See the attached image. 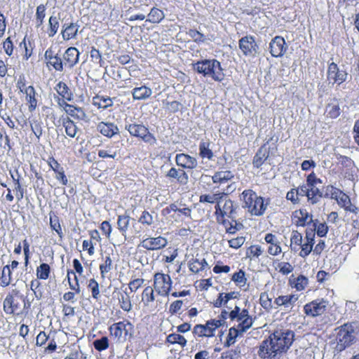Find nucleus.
I'll use <instances>...</instances> for the list:
<instances>
[{"label": "nucleus", "instance_id": "obj_1", "mask_svg": "<svg viewBox=\"0 0 359 359\" xmlns=\"http://www.w3.org/2000/svg\"><path fill=\"white\" fill-rule=\"evenodd\" d=\"M294 332L289 329H277L262 341L257 354L262 359H276L285 353L294 341Z\"/></svg>", "mask_w": 359, "mask_h": 359}, {"label": "nucleus", "instance_id": "obj_2", "mask_svg": "<svg viewBox=\"0 0 359 359\" xmlns=\"http://www.w3.org/2000/svg\"><path fill=\"white\" fill-rule=\"evenodd\" d=\"M80 53L75 47H69L66 49L61 57L60 49L57 46H51L45 52L44 59L46 66L50 69L62 72L64 68H73L79 60Z\"/></svg>", "mask_w": 359, "mask_h": 359}, {"label": "nucleus", "instance_id": "obj_3", "mask_svg": "<svg viewBox=\"0 0 359 359\" xmlns=\"http://www.w3.org/2000/svg\"><path fill=\"white\" fill-rule=\"evenodd\" d=\"M215 215L217 222L223 226L226 233L235 234L243 228V224L236 219L237 205L231 199L225 200L222 206L216 204Z\"/></svg>", "mask_w": 359, "mask_h": 359}, {"label": "nucleus", "instance_id": "obj_4", "mask_svg": "<svg viewBox=\"0 0 359 359\" xmlns=\"http://www.w3.org/2000/svg\"><path fill=\"white\" fill-rule=\"evenodd\" d=\"M335 351L339 353L354 344L359 334V327L355 322L346 323L335 329Z\"/></svg>", "mask_w": 359, "mask_h": 359}, {"label": "nucleus", "instance_id": "obj_5", "mask_svg": "<svg viewBox=\"0 0 359 359\" xmlns=\"http://www.w3.org/2000/svg\"><path fill=\"white\" fill-rule=\"evenodd\" d=\"M30 306L27 297L17 289L9 292L3 302L4 311L8 315L20 316L23 314L25 310L27 313Z\"/></svg>", "mask_w": 359, "mask_h": 359}, {"label": "nucleus", "instance_id": "obj_6", "mask_svg": "<svg viewBox=\"0 0 359 359\" xmlns=\"http://www.w3.org/2000/svg\"><path fill=\"white\" fill-rule=\"evenodd\" d=\"M193 69L203 76L220 82L224 78L221 63L216 59H205L193 63Z\"/></svg>", "mask_w": 359, "mask_h": 359}, {"label": "nucleus", "instance_id": "obj_7", "mask_svg": "<svg viewBox=\"0 0 359 359\" xmlns=\"http://www.w3.org/2000/svg\"><path fill=\"white\" fill-rule=\"evenodd\" d=\"M244 205L248 212L255 216H261L265 212L268 203H264L262 196H258L252 189H245L242 192Z\"/></svg>", "mask_w": 359, "mask_h": 359}, {"label": "nucleus", "instance_id": "obj_8", "mask_svg": "<svg viewBox=\"0 0 359 359\" xmlns=\"http://www.w3.org/2000/svg\"><path fill=\"white\" fill-rule=\"evenodd\" d=\"M125 129L131 137L141 140L145 143L154 145L157 142L154 135L150 133L148 127L142 123H132L126 124Z\"/></svg>", "mask_w": 359, "mask_h": 359}, {"label": "nucleus", "instance_id": "obj_9", "mask_svg": "<svg viewBox=\"0 0 359 359\" xmlns=\"http://www.w3.org/2000/svg\"><path fill=\"white\" fill-rule=\"evenodd\" d=\"M172 287V280L168 273L156 272L153 276V287L156 294L161 297H166L170 293Z\"/></svg>", "mask_w": 359, "mask_h": 359}, {"label": "nucleus", "instance_id": "obj_10", "mask_svg": "<svg viewBox=\"0 0 359 359\" xmlns=\"http://www.w3.org/2000/svg\"><path fill=\"white\" fill-rule=\"evenodd\" d=\"M252 324L253 319L252 316H250L238 321L237 327H231L229 328L224 344V346L229 347L234 344L236 341V338L248 330L252 326Z\"/></svg>", "mask_w": 359, "mask_h": 359}, {"label": "nucleus", "instance_id": "obj_11", "mask_svg": "<svg viewBox=\"0 0 359 359\" xmlns=\"http://www.w3.org/2000/svg\"><path fill=\"white\" fill-rule=\"evenodd\" d=\"M219 325L215 319L208 320L205 324H196L192 329L193 336L195 339L212 338L215 336Z\"/></svg>", "mask_w": 359, "mask_h": 359}, {"label": "nucleus", "instance_id": "obj_12", "mask_svg": "<svg viewBox=\"0 0 359 359\" xmlns=\"http://www.w3.org/2000/svg\"><path fill=\"white\" fill-rule=\"evenodd\" d=\"M328 306V302L323 298L314 299L306 303L303 311L304 314L311 318H316L325 314Z\"/></svg>", "mask_w": 359, "mask_h": 359}, {"label": "nucleus", "instance_id": "obj_13", "mask_svg": "<svg viewBox=\"0 0 359 359\" xmlns=\"http://www.w3.org/2000/svg\"><path fill=\"white\" fill-rule=\"evenodd\" d=\"M249 311L247 309H241L238 306H235L234 309L230 312L225 309H223L220 314L218 316L217 319H215V321L220 323L219 327H223L226 324V320L229 318L231 321H240L245 319V318L250 317Z\"/></svg>", "mask_w": 359, "mask_h": 359}, {"label": "nucleus", "instance_id": "obj_14", "mask_svg": "<svg viewBox=\"0 0 359 359\" xmlns=\"http://www.w3.org/2000/svg\"><path fill=\"white\" fill-rule=\"evenodd\" d=\"M133 327V324L129 320H123L115 323L109 326V332L110 337L116 342L126 341V337L129 334L127 327Z\"/></svg>", "mask_w": 359, "mask_h": 359}, {"label": "nucleus", "instance_id": "obj_15", "mask_svg": "<svg viewBox=\"0 0 359 359\" xmlns=\"http://www.w3.org/2000/svg\"><path fill=\"white\" fill-rule=\"evenodd\" d=\"M238 46L245 57H255L259 50V46L252 35H246L240 39Z\"/></svg>", "mask_w": 359, "mask_h": 359}, {"label": "nucleus", "instance_id": "obj_16", "mask_svg": "<svg viewBox=\"0 0 359 359\" xmlns=\"http://www.w3.org/2000/svg\"><path fill=\"white\" fill-rule=\"evenodd\" d=\"M54 89L57 93L55 95L54 98L59 107L73 100V93L66 83L59 81L54 87Z\"/></svg>", "mask_w": 359, "mask_h": 359}, {"label": "nucleus", "instance_id": "obj_17", "mask_svg": "<svg viewBox=\"0 0 359 359\" xmlns=\"http://www.w3.org/2000/svg\"><path fill=\"white\" fill-rule=\"evenodd\" d=\"M348 73L345 70L339 69L335 62H331L328 65L327 70V79L332 85H341L346 81Z\"/></svg>", "mask_w": 359, "mask_h": 359}, {"label": "nucleus", "instance_id": "obj_18", "mask_svg": "<svg viewBox=\"0 0 359 359\" xmlns=\"http://www.w3.org/2000/svg\"><path fill=\"white\" fill-rule=\"evenodd\" d=\"M69 288L72 291H69L63 294V299L65 302H74L75 295L81 292V287L79 285V278L73 270H68L67 275Z\"/></svg>", "mask_w": 359, "mask_h": 359}, {"label": "nucleus", "instance_id": "obj_19", "mask_svg": "<svg viewBox=\"0 0 359 359\" xmlns=\"http://www.w3.org/2000/svg\"><path fill=\"white\" fill-rule=\"evenodd\" d=\"M291 219L296 226H311L313 222V215L305 208H299L292 212Z\"/></svg>", "mask_w": 359, "mask_h": 359}, {"label": "nucleus", "instance_id": "obj_20", "mask_svg": "<svg viewBox=\"0 0 359 359\" xmlns=\"http://www.w3.org/2000/svg\"><path fill=\"white\" fill-rule=\"evenodd\" d=\"M167 244V239L163 236H158L143 238L139 246L148 251H155L164 248Z\"/></svg>", "mask_w": 359, "mask_h": 359}, {"label": "nucleus", "instance_id": "obj_21", "mask_svg": "<svg viewBox=\"0 0 359 359\" xmlns=\"http://www.w3.org/2000/svg\"><path fill=\"white\" fill-rule=\"evenodd\" d=\"M264 239L267 245L266 252L269 255L276 257L282 253L281 242L276 234L267 233Z\"/></svg>", "mask_w": 359, "mask_h": 359}, {"label": "nucleus", "instance_id": "obj_22", "mask_svg": "<svg viewBox=\"0 0 359 359\" xmlns=\"http://www.w3.org/2000/svg\"><path fill=\"white\" fill-rule=\"evenodd\" d=\"M58 122L60 123V126H62L64 128L67 137L78 139L77 135L80 132V128L72 118L69 117V116L62 115Z\"/></svg>", "mask_w": 359, "mask_h": 359}, {"label": "nucleus", "instance_id": "obj_23", "mask_svg": "<svg viewBox=\"0 0 359 359\" xmlns=\"http://www.w3.org/2000/svg\"><path fill=\"white\" fill-rule=\"evenodd\" d=\"M287 50V46L283 36H276L269 43V51L274 57H282Z\"/></svg>", "mask_w": 359, "mask_h": 359}, {"label": "nucleus", "instance_id": "obj_24", "mask_svg": "<svg viewBox=\"0 0 359 359\" xmlns=\"http://www.w3.org/2000/svg\"><path fill=\"white\" fill-rule=\"evenodd\" d=\"M115 268L116 264L110 254L102 256L99 264V270L102 279L109 278L111 273Z\"/></svg>", "mask_w": 359, "mask_h": 359}, {"label": "nucleus", "instance_id": "obj_25", "mask_svg": "<svg viewBox=\"0 0 359 359\" xmlns=\"http://www.w3.org/2000/svg\"><path fill=\"white\" fill-rule=\"evenodd\" d=\"M273 140L271 137L266 143L262 144L256 152L252 159V165L255 168H259L269 157V149L266 148V144Z\"/></svg>", "mask_w": 359, "mask_h": 359}, {"label": "nucleus", "instance_id": "obj_26", "mask_svg": "<svg viewBox=\"0 0 359 359\" xmlns=\"http://www.w3.org/2000/svg\"><path fill=\"white\" fill-rule=\"evenodd\" d=\"M114 297L117 299L120 308L126 311L129 312L132 310L133 305L131 298L126 289L114 290Z\"/></svg>", "mask_w": 359, "mask_h": 359}, {"label": "nucleus", "instance_id": "obj_27", "mask_svg": "<svg viewBox=\"0 0 359 359\" xmlns=\"http://www.w3.org/2000/svg\"><path fill=\"white\" fill-rule=\"evenodd\" d=\"M176 164L183 169L193 170L197 167L196 158L184 153L177 154L175 156Z\"/></svg>", "mask_w": 359, "mask_h": 359}, {"label": "nucleus", "instance_id": "obj_28", "mask_svg": "<svg viewBox=\"0 0 359 359\" xmlns=\"http://www.w3.org/2000/svg\"><path fill=\"white\" fill-rule=\"evenodd\" d=\"M60 107L62 108L66 113V114L63 115L69 116L71 118H72L75 120L83 121L86 117L84 109L81 107L67 103Z\"/></svg>", "mask_w": 359, "mask_h": 359}, {"label": "nucleus", "instance_id": "obj_29", "mask_svg": "<svg viewBox=\"0 0 359 359\" xmlns=\"http://www.w3.org/2000/svg\"><path fill=\"white\" fill-rule=\"evenodd\" d=\"M339 172L344 177H347L350 175V171L355 166L354 161L348 156L339 154L337 156Z\"/></svg>", "mask_w": 359, "mask_h": 359}, {"label": "nucleus", "instance_id": "obj_30", "mask_svg": "<svg viewBox=\"0 0 359 359\" xmlns=\"http://www.w3.org/2000/svg\"><path fill=\"white\" fill-rule=\"evenodd\" d=\"M12 181L14 184L13 192L15 193L17 201H21L25 196V189L22 184V177L18 171L16 170V175H14L11 170L9 171Z\"/></svg>", "mask_w": 359, "mask_h": 359}, {"label": "nucleus", "instance_id": "obj_31", "mask_svg": "<svg viewBox=\"0 0 359 359\" xmlns=\"http://www.w3.org/2000/svg\"><path fill=\"white\" fill-rule=\"evenodd\" d=\"M97 129L102 135L109 138L119 133L118 126L111 122L101 121L97 124Z\"/></svg>", "mask_w": 359, "mask_h": 359}, {"label": "nucleus", "instance_id": "obj_32", "mask_svg": "<svg viewBox=\"0 0 359 359\" xmlns=\"http://www.w3.org/2000/svg\"><path fill=\"white\" fill-rule=\"evenodd\" d=\"M113 100L107 95L97 94L92 98V104L100 111H104L113 106Z\"/></svg>", "mask_w": 359, "mask_h": 359}, {"label": "nucleus", "instance_id": "obj_33", "mask_svg": "<svg viewBox=\"0 0 359 359\" xmlns=\"http://www.w3.org/2000/svg\"><path fill=\"white\" fill-rule=\"evenodd\" d=\"M79 25L76 22H71L65 23L61 30L62 37L64 41L75 39L77 36Z\"/></svg>", "mask_w": 359, "mask_h": 359}, {"label": "nucleus", "instance_id": "obj_34", "mask_svg": "<svg viewBox=\"0 0 359 359\" xmlns=\"http://www.w3.org/2000/svg\"><path fill=\"white\" fill-rule=\"evenodd\" d=\"M239 292L232 291L230 292H220L216 299L212 302V306L215 308H221L225 306L231 299L238 298Z\"/></svg>", "mask_w": 359, "mask_h": 359}, {"label": "nucleus", "instance_id": "obj_35", "mask_svg": "<svg viewBox=\"0 0 359 359\" xmlns=\"http://www.w3.org/2000/svg\"><path fill=\"white\" fill-rule=\"evenodd\" d=\"M23 94L25 95L29 111L33 112L36 109L38 104L37 93L35 88L32 86H28V89Z\"/></svg>", "mask_w": 359, "mask_h": 359}, {"label": "nucleus", "instance_id": "obj_36", "mask_svg": "<svg viewBox=\"0 0 359 359\" xmlns=\"http://www.w3.org/2000/svg\"><path fill=\"white\" fill-rule=\"evenodd\" d=\"M165 176L170 179H176L177 183L181 185L187 184L189 181L187 173L184 170H177L175 168H171Z\"/></svg>", "mask_w": 359, "mask_h": 359}, {"label": "nucleus", "instance_id": "obj_37", "mask_svg": "<svg viewBox=\"0 0 359 359\" xmlns=\"http://www.w3.org/2000/svg\"><path fill=\"white\" fill-rule=\"evenodd\" d=\"M289 285L297 291H303L309 285V279L302 274L299 275L297 277L292 276L289 279Z\"/></svg>", "mask_w": 359, "mask_h": 359}, {"label": "nucleus", "instance_id": "obj_38", "mask_svg": "<svg viewBox=\"0 0 359 359\" xmlns=\"http://www.w3.org/2000/svg\"><path fill=\"white\" fill-rule=\"evenodd\" d=\"M298 295L293 294L288 295H280L275 299L274 304L277 306H284L285 308H287L292 306L298 300Z\"/></svg>", "mask_w": 359, "mask_h": 359}, {"label": "nucleus", "instance_id": "obj_39", "mask_svg": "<svg viewBox=\"0 0 359 359\" xmlns=\"http://www.w3.org/2000/svg\"><path fill=\"white\" fill-rule=\"evenodd\" d=\"M131 218L127 214L118 215L117 218V229L119 232L124 236L125 239H127V233L129 228L130 221Z\"/></svg>", "mask_w": 359, "mask_h": 359}, {"label": "nucleus", "instance_id": "obj_40", "mask_svg": "<svg viewBox=\"0 0 359 359\" xmlns=\"http://www.w3.org/2000/svg\"><path fill=\"white\" fill-rule=\"evenodd\" d=\"M208 262L205 258H192L189 262V270L194 273H198L203 271L208 267Z\"/></svg>", "mask_w": 359, "mask_h": 359}, {"label": "nucleus", "instance_id": "obj_41", "mask_svg": "<svg viewBox=\"0 0 359 359\" xmlns=\"http://www.w3.org/2000/svg\"><path fill=\"white\" fill-rule=\"evenodd\" d=\"M155 290L151 286H147L141 294V302L144 306H149L155 301Z\"/></svg>", "mask_w": 359, "mask_h": 359}, {"label": "nucleus", "instance_id": "obj_42", "mask_svg": "<svg viewBox=\"0 0 359 359\" xmlns=\"http://www.w3.org/2000/svg\"><path fill=\"white\" fill-rule=\"evenodd\" d=\"M49 220L50 229L55 231L57 236L62 238L63 237V231L60 224V219L59 217L53 211L49 213Z\"/></svg>", "mask_w": 359, "mask_h": 359}, {"label": "nucleus", "instance_id": "obj_43", "mask_svg": "<svg viewBox=\"0 0 359 359\" xmlns=\"http://www.w3.org/2000/svg\"><path fill=\"white\" fill-rule=\"evenodd\" d=\"M165 18L163 11L156 7H153L147 15L146 22L153 24L160 23Z\"/></svg>", "mask_w": 359, "mask_h": 359}, {"label": "nucleus", "instance_id": "obj_44", "mask_svg": "<svg viewBox=\"0 0 359 359\" xmlns=\"http://www.w3.org/2000/svg\"><path fill=\"white\" fill-rule=\"evenodd\" d=\"M152 92L151 88L142 86L140 87L135 88L132 91V95L134 100H144L149 97Z\"/></svg>", "mask_w": 359, "mask_h": 359}, {"label": "nucleus", "instance_id": "obj_45", "mask_svg": "<svg viewBox=\"0 0 359 359\" xmlns=\"http://www.w3.org/2000/svg\"><path fill=\"white\" fill-rule=\"evenodd\" d=\"M234 177L233 174L230 170H221L216 172L212 177V180L215 184L224 183Z\"/></svg>", "mask_w": 359, "mask_h": 359}, {"label": "nucleus", "instance_id": "obj_46", "mask_svg": "<svg viewBox=\"0 0 359 359\" xmlns=\"http://www.w3.org/2000/svg\"><path fill=\"white\" fill-rule=\"evenodd\" d=\"M336 201L337 202L338 205L343 208L346 211L353 212L356 209L354 206L352 205L350 197L343 191Z\"/></svg>", "mask_w": 359, "mask_h": 359}, {"label": "nucleus", "instance_id": "obj_47", "mask_svg": "<svg viewBox=\"0 0 359 359\" xmlns=\"http://www.w3.org/2000/svg\"><path fill=\"white\" fill-rule=\"evenodd\" d=\"M302 243V235L297 230H293L291 233L290 248V250L297 252L300 250Z\"/></svg>", "mask_w": 359, "mask_h": 359}, {"label": "nucleus", "instance_id": "obj_48", "mask_svg": "<svg viewBox=\"0 0 359 359\" xmlns=\"http://www.w3.org/2000/svg\"><path fill=\"white\" fill-rule=\"evenodd\" d=\"M87 289L91 292V297L95 300H98L101 297L100 285L94 278H91L88 280Z\"/></svg>", "mask_w": 359, "mask_h": 359}, {"label": "nucleus", "instance_id": "obj_49", "mask_svg": "<svg viewBox=\"0 0 359 359\" xmlns=\"http://www.w3.org/2000/svg\"><path fill=\"white\" fill-rule=\"evenodd\" d=\"M165 343L169 344H177L184 348L187 344V340L179 333H172L167 336Z\"/></svg>", "mask_w": 359, "mask_h": 359}, {"label": "nucleus", "instance_id": "obj_50", "mask_svg": "<svg viewBox=\"0 0 359 359\" xmlns=\"http://www.w3.org/2000/svg\"><path fill=\"white\" fill-rule=\"evenodd\" d=\"M210 142L202 141L199 144V156L201 158L212 160L214 154L210 148Z\"/></svg>", "mask_w": 359, "mask_h": 359}, {"label": "nucleus", "instance_id": "obj_51", "mask_svg": "<svg viewBox=\"0 0 359 359\" xmlns=\"http://www.w3.org/2000/svg\"><path fill=\"white\" fill-rule=\"evenodd\" d=\"M224 193H216L213 194H202L199 197V202L204 203H215L219 204L220 203L221 199L222 198Z\"/></svg>", "mask_w": 359, "mask_h": 359}, {"label": "nucleus", "instance_id": "obj_52", "mask_svg": "<svg viewBox=\"0 0 359 359\" xmlns=\"http://www.w3.org/2000/svg\"><path fill=\"white\" fill-rule=\"evenodd\" d=\"M50 266L47 263H42L36 267V279L37 280H47L50 277Z\"/></svg>", "mask_w": 359, "mask_h": 359}, {"label": "nucleus", "instance_id": "obj_53", "mask_svg": "<svg viewBox=\"0 0 359 359\" xmlns=\"http://www.w3.org/2000/svg\"><path fill=\"white\" fill-rule=\"evenodd\" d=\"M11 271L10 266L6 265L3 267L1 276L0 277V285L3 287L8 286L11 283Z\"/></svg>", "mask_w": 359, "mask_h": 359}, {"label": "nucleus", "instance_id": "obj_54", "mask_svg": "<svg viewBox=\"0 0 359 359\" xmlns=\"http://www.w3.org/2000/svg\"><path fill=\"white\" fill-rule=\"evenodd\" d=\"M59 20L56 16L51 15L48 20V27L47 33L49 37L54 36L59 28Z\"/></svg>", "mask_w": 359, "mask_h": 359}, {"label": "nucleus", "instance_id": "obj_55", "mask_svg": "<svg viewBox=\"0 0 359 359\" xmlns=\"http://www.w3.org/2000/svg\"><path fill=\"white\" fill-rule=\"evenodd\" d=\"M308 193V201L311 204L317 203L320 198L322 197V193L320 191L319 189L316 187H309Z\"/></svg>", "mask_w": 359, "mask_h": 359}, {"label": "nucleus", "instance_id": "obj_56", "mask_svg": "<svg viewBox=\"0 0 359 359\" xmlns=\"http://www.w3.org/2000/svg\"><path fill=\"white\" fill-rule=\"evenodd\" d=\"M318 223V219L313 220V223L311 224V226L312 228H315V231L316 232L317 235L319 237H324L327 235L328 232V226L326 224V223Z\"/></svg>", "mask_w": 359, "mask_h": 359}, {"label": "nucleus", "instance_id": "obj_57", "mask_svg": "<svg viewBox=\"0 0 359 359\" xmlns=\"http://www.w3.org/2000/svg\"><path fill=\"white\" fill-rule=\"evenodd\" d=\"M97 155L100 158H116L118 156V153L116 150L112 149V147L107 146L104 149H99L97 151Z\"/></svg>", "mask_w": 359, "mask_h": 359}, {"label": "nucleus", "instance_id": "obj_58", "mask_svg": "<svg viewBox=\"0 0 359 359\" xmlns=\"http://www.w3.org/2000/svg\"><path fill=\"white\" fill-rule=\"evenodd\" d=\"M231 280L239 287H243L246 284L247 278H245V273L243 269H239L238 271L232 275Z\"/></svg>", "mask_w": 359, "mask_h": 359}, {"label": "nucleus", "instance_id": "obj_59", "mask_svg": "<svg viewBox=\"0 0 359 359\" xmlns=\"http://www.w3.org/2000/svg\"><path fill=\"white\" fill-rule=\"evenodd\" d=\"M262 252V248L259 245H252L248 248L246 255L250 259H253L259 258Z\"/></svg>", "mask_w": 359, "mask_h": 359}, {"label": "nucleus", "instance_id": "obj_60", "mask_svg": "<svg viewBox=\"0 0 359 359\" xmlns=\"http://www.w3.org/2000/svg\"><path fill=\"white\" fill-rule=\"evenodd\" d=\"M30 289L33 291L35 297L37 299H41L42 298L43 286L39 280L34 279L30 282Z\"/></svg>", "mask_w": 359, "mask_h": 359}, {"label": "nucleus", "instance_id": "obj_61", "mask_svg": "<svg viewBox=\"0 0 359 359\" xmlns=\"http://www.w3.org/2000/svg\"><path fill=\"white\" fill-rule=\"evenodd\" d=\"M341 191H342L340 189L330 184L325 187V196L336 201L340 196Z\"/></svg>", "mask_w": 359, "mask_h": 359}, {"label": "nucleus", "instance_id": "obj_62", "mask_svg": "<svg viewBox=\"0 0 359 359\" xmlns=\"http://www.w3.org/2000/svg\"><path fill=\"white\" fill-rule=\"evenodd\" d=\"M109 342L107 337H102L93 341V346L97 351H102L109 348Z\"/></svg>", "mask_w": 359, "mask_h": 359}, {"label": "nucleus", "instance_id": "obj_63", "mask_svg": "<svg viewBox=\"0 0 359 359\" xmlns=\"http://www.w3.org/2000/svg\"><path fill=\"white\" fill-rule=\"evenodd\" d=\"M325 113L327 117L336 118L340 115V107L338 104H328L326 107Z\"/></svg>", "mask_w": 359, "mask_h": 359}, {"label": "nucleus", "instance_id": "obj_64", "mask_svg": "<svg viewBox=\"0 0 359 359\" xmlns=\"http://www.w3.org/2000/svg\"><path fill=\"white\" fill-rule=\"evenodd\" d=\"M138 222L143 226H151L154 223V217L147 210H144L138 219Z\"/></svg>", "mask_w": 359, "mask_h": 359}]
</instances>
